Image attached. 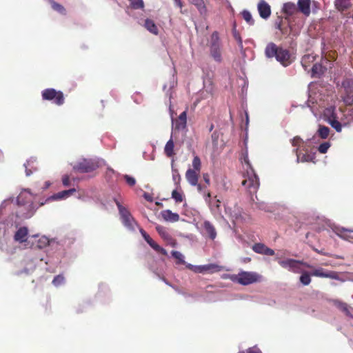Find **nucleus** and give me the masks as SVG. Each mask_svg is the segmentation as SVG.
<instances>
[{"instance_id": "nucleus-9", "label": "nucleus", "mask_w": 353, "mask_h": 353, "mask_svg": "<svg viewBox=\"0 0 353 353\" xmlns=\"http://www.w3.org/2000/svg\"><path fill=\"white\" fill-rule=\"evenodd\" d=\"M140 232L145 239V241L158 253L161 254L164 256L168 255L167 251L159 245L150 236V235L143 229L140 230Z\"/></svg>"}, {"instance_id": "nucleus-4", "label": "nucleus", "mask_w": 353, "mask_h": 353, "mask_svg": "<svg viewBox=\"0 0 353 353\" xmlns=\"http://www.w3.org/2000/svg\"><path fill=\"white\" fill-rule=\"evenodd\" d=\"M222 43L217 31H214L209 41L210 54L212 59L218 63L222 61Z\"/></svg>"}, {"instance_id": "nucleus-56", "label": "nucleus", "mask_w": 353, "mask_h": 353, "mask_svg": "<svg viewBox=\"0 0 353 353\" xmlns=\"http://www.w3.org/2000/svg\"><path fill=\"white\" fill-rule=\"evenodd\" d=\"M174 3L176 6L179 7L180 8H182L183 5L181 0H174Z\"/></svg>"}, {"instance_id": "nucleus-25", "label": "nucleus", "mask_w": 353, "mask_h": 353, "mask_svg": "<svg viewBox=\"0 0 353 353\" xmlns=\"http://www.w3.org/2000/svg\"><path fill=\"white\" fill-rule=\"evenodd\" d=\"M203 227L209 237L212 240H214L216 236V232L214 226L209 221H205L203 223Z\"/></svg>"}, {"instance_id": "nucleus-58", "label": "nucleus", "mask_w": 353, "mask_h": 353, "mask_svg": "<svg viewBox=\"0 0 353 353\" xmlns=\"http://www.w3.org/2000/svg\"><path fill=\"white\" fill-rule=\"evenodd\" d=\"M24 192H26V193H28L29 194H32L31 192H30V189H26L24 190Z\"/></svg>"}, {"instance_id": "nucleus-13", "label": "nucleus", "mask_w": 353, "mask_h": 353, "mask_svg": "<svg viewBox=\"0 0 353 353\" xmlns=\"http://www.w3.org/2000/svg\"><path fill=\"white\" fill-rule=\"evenodd\" d=\"M156 230L161 236V238L166 241V243L170 245L172 247H176L177 243L174 239L161 225H157Z\"/></svg>"}, {"instance_id": "nucleus-35", "label": "nucleus", "mask_w": 353, "mask_h": 353, "mask_svg": "<svg viewBox=\"0 0 353 353\" xmlns=\"http://www.w3.org/2000/svg\"><path fill=\"white\" fill-rule=\"evenodd\" d=\"M130 2V7L132 9L138 10L143 9L144 8V2L143 0H128Z\"/></svg>"}, {"instance_id": "nucleus-11", "label": "nucleus", "mask_w": 353, "mask_h": 353, "mask_svg": "<svg viewBox=\"0 0 353 353\" xmlns=\"http://www.w3.org/2000/svg\"><path fill=\"white\" fill-rule=\"evenodd\" d=\"M311 276H314L321 278H330L332 279H338L339 276L337 272L334 271H325L323 268H319L314 270L311 272Z\"/></svg>"}, {"instance_id": "nucleus-44", "label": "nucleus", "mask_w": 353, "mask_h": 353, "mask_svg": "<svg viewBox=\"0 0 353 353\" xmlns=\"http://www.w3.org/2000/svg\"><path fill=\"white\" fill-rule=\"evenodd\" d=\"M330 124L331 126L336 130V132H340L342 130L341 123L336 119H330Z\"/></svg>"}, {"instance_id": "nucleus-64", "label": "nucleus", "mask_w": 353, "mask_h": 353, "mask_svg": "<svg viewBox=\"0 0 353 353\" xmlns=\"http://www.w3.org/2000/svg\"><path fill=\"white\" fill-rule=\"evenodd\" d=\"M44 205V203L41 202V203H40L39 206H42V205Z\"/></svg>"}, {"instance_id": "nucleus-12", "label": "nucleus", "mask_w": 353, "mask_h": 353, "mask_svg": "<svg viewBox=\"0 0 353 353\" xmlns=\"http://www.w3.org/2000/svg\"><path fill=\"white\" fill-rule=\"evenodd\" d=\"M252 249L254 252L263 255L273 256L275 254L274 250L268 248L264 243H254L252 245Z\"/></svg>"}, {"instance_id": "nucleus-2", "label": "nucleus", "mask_w": 353, "mask_h": 353, "mask_svg": "<svg viewBox=\"0 0 353 353\" xmlns=\"http://www.w3.org/2000/svg\"><path fill=\"white\" fill-rule=\"evenodd\" d=\"M244 162L251 171L250 172L248 171L247 176H244L245 179L242 181L241 184L245 188L249 193L252 195L257 192L259 187V179L258 176L254 173L247 156L244 157Z\"/></svg>"}, {"instance_id": "nucleus-48", "label": "nucleus", "mask_w": 353, "mask_h": 353, "mask_svg": "<svg viewBox=\"0 0 353 353\" xmlns=\"http://www.w3.org/2000/svg\"><path fill=\"white\" fill-rule=\"evenodd\" d=\"M275 26H276V28H277L278 30H279L281 31V33L282 34H287V29L286 28H283L282 27V21H279V22H276L275 23Z\"/></svg>"}, {"instance_id": "nucleus-7", "label": "nucleus", "mask_w": 353, "mask_h": 353, "mask_svg": "<svg viewBox=\"0 0 353 353\" xmlns=\"http://www.w3.org/2000/svg\"><path fill=\"white\" fill-rule=\"evenodd\" d=\"M97 161L92 159H82L73 166L74 170L79 173H88L98 168Z\"/></svg>"}, {"instance_id": "nucleus-63", "label": "nucleus", "mask_w": 353, "mask_h": 353, "mask_svg": "<svg viewBox=\"0 0 353 353\" xmlns=\"http://www.w3.org/2000/svg\"><path fill=\"white\" fill-rule=\"evenodd\" d=\"M213 128H214V125H211V127H210V131H212V129H213Z\"/></svg>"}, {"instance_id": "nucleus-57", "label": "nucleus", "mask_w": 353, "mask_h": 353, "mask_svg": "<svg viewBox=\"0 0 353 353\" xmlns=\"http://www.w3.org/2000/svg\"><path fill=\"white\" fill-rule=\"evenodd\" d=\"M210 197H211V194L210 192H208L207 194H206V196H205V201L208 202V203H211L210 201Z\"/></svg>"}, {"instance_id": "nucleus-29", "label": "nucleus", "mask_w": 353, "mask_h": 353, "mask_svg": "<svg viewBox=\"0 0 353 353\" xmlns=\"http://www.w3.org/2000/svg\"><path fill=\"white\" fill-rule=\"evenodd\" d=\"M316 57L312 54H305L301 59V65L305 70L310 65V63L315 61Z\"/></svg>"}, {"instance_id": "nucleus-15", "label": "nucleus", "mask_w": 353, "mask_h": 353, "mask_svg": "<svg viewBox=\"0 0 353 353\" xmlns=\"http://www.w3.org/2000/svg\"><path fill=\"white\" fill-rule=\"evenodd\" d=\"M117 205L125 225L129 227L132 226L133 219L129 211L125 208L123 207L119 203H117Z\"/></svg>"}, {"instance_id": "nucleus-41", "label": "nucleus", "mask_w": 353, "mask_h": 353, "mask_svg": "<svg viewBox=\"0 0 353 353\" xmlns=\"http://www.w3.org/2000/svg\"><path fill=\"white\" fill-rule=\"evenodd\" d=\"M193 170L200 172L201 168V159L198 156H195L192 160Z\"/></svg>"}, {"instance_id": "nucleus-55", "label": "nucleus", "mask_w": 353, "mask_h": 353, "mask_svg": "<svg viewBox=\"0 0 353 353\" xmlns=\"http://www.w3.org/2000/svg\"><path fill=\"white\" fill-rule=\"evenodd\" d=\"M144 198L148 201H152V197L148 193H144Z\"/></svg>"}, {"instance_id": "nucleus-1", "label": "nucleus", "mask_w": 353, "mask_h": 353, "mask_svg": "<svg viewBox=\"0 0 353 353\" xmlns=\"http://www.w3.org/2000/svg\"><path fill=\"white\" fill-rule=\"evenodd\" d=\"M268 58H275L281 65L286 67L293 62V57L288 49L278 46L273 42L268 43L265 49Z\"/></svg>"}, {"instance_id": "nucleus-33", "label": "nucleus", "mask_w": 353, "mask_h": 353, "mask_svg": "<svg viewBox=\"0 0 353 353\" xmlns=\"http://www.w3.org/2000/svg\"><path fill=\"white\" fill-rule=\"evenodd\" d=\"M171 254L176 259V264L183 265L185 263L184 261V256L180 252L176 250H172L171 252Z\"/></svg>"}, {"instance_id": "nucleus-52", "label": "nucleus", "mask_w": 353, "mask_h": 353, "mask_svg": "<svg viewBox=\"0 0 353 353\" xmlns=\"http://www.w3.org/2000/svg\"><path fill=\"white\" fill-rule=\"evenodd\" d=\"M247 353H262L261 351L256 347H250L247 350Z\"/></svg>"}, {"instance_id": "nucleus-47", "label": "nucleus", "mask_w": 353, "mask_h": 353, "mask_svg": "<svg viewBox=\"0 0 353 353\" xmlns=\"http://www.w3.org/2000/svg\"><path fill=\"white\" fill-rule=\"evenodd\" d=\"M123 178L125 179L127 184L130 186V187H132L134 186L135 184H136V180L134 177L132 176H130L128 174H125L123 176Z\"/></svg>"}, {"instance_id": "nucleus-43", "label": "nucleus", "mask_w": 353, "mask_h": 353, "mask_svg": "<svg viewBox=\"0 0 353 353\" xmlns=\"http://www.w3.org/2000/svg\"><path fill=\"white\" fill-rule=\"evenodd\" d=\"M330 146L331 144L330 142H323L319 145L318 150L321 154H325Z\"/></svg>"}, {"instance_id": "nucleus-17", "label": "nucleus", "mask_w": 353, "mask_h": 353, "mask_svg": "<svg viewBox=\"0 0 353 353\" xmlns=\"http://www.w3.org/2000/svg\"><path fill=\"white\" fill-rule=\"evenodd\" d=\"M259 15L263 19H268L271 14V8L264 0H261L258 4Z\"/></svg>"}, {"instance_id": "nucleus-54", "label": "nucleus", "mask_w": 353, "mask_h": 353, "mask_svg": "<svg viewBox=\"0 0 353 353\" xmlns=\"http://www.w3.org/2000/svg\"><path fill=\"white\" fill-rule=\"evenodd\" d=\"M212 141L213 142L216 144V142H217V139H218V135L216 132H214L212 133Z\"/></svg>"}, {"instance_id": "nucleus-14", "label": "nucleus", "mask_w": 353, "mask_h": 353, "mask_svg": "<svg viewBox=\"0 0 353 353\" xmlns=\"http://www.w3.org/2000/svg\"><path fill=\"white\" fill-rule=\"evenodd\" d=\"M334 232L340 238L353 243V230L345 228H336Z\"/></svg>"}, {"instance_id": "nucleus-32", "label": "nucleus", "mask_w": 353, "mask_h": 353, "mask_svg": "<svg viewBox=\"0 0 353 353\" xmlns=\"http://www.w3.org/2000/svg\"><path fill=\"white\" fill-rule=\"evenodd\" d=\"M317 134L323 139H325L330 134V128L325 125H320L317 130Z\"/></svg>"}, {"instance_id": "nucleus-42", "label": "nucleus", "mask_w": 353, "mask_h": 353, "mask_svg": "<svg viewBox=\"0 0 353 353\" xmlns=\"http://www.w3.org/2000/svg\"><path fill=\"white\" fill-rule=\"evenodd\" d=\"M353 86V81L351 79H346L342 82V87L345 89V92L353 91L352 87Z\"/></svg>"}, {"instance_id": "nucleus-5", "label": "nucleus", "mask_w": 353, "mask_h": 353, "mask_svg": "<svg viewBox=\"0 0 353 353\" xmlns=\"http://www.w3.org/2000/svg\"><path fill=\"white\" fill-rule=\"evenodd\" d=\"M43 100L52 101L57 105H62L65 103L63 93L54 88H46L41 92Z\"/></svg>"}, {"instance_id": "nucleus-16", "label": "nucleus", "mask_w": 353, "mask_h": 353, "mask_svg": "<svg viewBox=\"0 0 353 353\" xmlns=\"http://www.w3.org/2000/svg\"><path fill=\"white\" fill-rule=\"evenodd\" d=\"M187 127V110L181 112L174 121V128L176 130H183Z\"/></svg>"}, {"instance_id": "nucleus-8", "label": "nucleus", "mask_w": 353, "mask_h": 353, "mask_svg": "<svg viewBox=\"0 0 353 353\" xmlns=\"http://www.w3.org/2000/svg\"><path fill=\"white\" fill-rule=\"evenodd\" d=\"M279 264L283 268L289 269L295 273H298L299 272V265H303L307 268L312 269V265H310L307 263H305L303 261L295 260L292 259H288L285 260H280L279 261Z\"/></svg>"}, {"instance_id": "nucleus-6", "label": "nucleus", "mask_w": 353, "mask_h": 353, "mask_svg": "<svg viewBox=\"0 0 353 353\" xmlns=\"http://www.w3.org/2000/svg\"><path fill=\"white\" fill-rule=\"evenodd\" d=\"M24 198L26 196L23 192L21 193L17 198V203L20 205L19 212L23 218L29 219L34 215L37 208L32 201L26 203L23 200Z\"/></svg>"}, {"instance_id": "nucleus-26", "label": "nucleus", "mask_w": 353, "mask_h": 353, "mask_svg": "<svg viewBox=\"0 0 353 353\" xmlns=\"http://www.w3.org/2000/svg\"><path fill=\"white\" fill-rule=\"evenodd\" d=\"M144 27L152 34L157 35L159 34V29L153 20L146 19L145 20Z\"/></svg>"}, {"instance_id": "nucleus-59", "label": "nucleus", "mask_w": 353, "mask_h": 353, "mask_svg": "<svg viewBox=\"0 0 353 353\" xmlns=\"http://www.w3.org/2000/svg\"><path fill=\"white\" fill-rule=\"evenodd\" d=\"M162 279L165 283V284L171 286V285L169 283V282L165 278H163Z\"/></svg>"}, {"instance_id": "nucleus-19", "label": "nucleus", "mask_w": 353, "mask_h": 353, "mask_svg": "<svg viewBox=\"0 0 353 353\" xmlns=\"http://www.w3.org/2000/svg\"><path fill=\"white\" fill-rule=\"evenodd\" d=\"M297 8L299 12L308 17L310 14V0H299Z\"/></svg>"}, {"instance_id": "nucleus-28", "label": "nucleus", "mask_w": 353, "mask_h": 353, "mask_svg": "<svg viewBox=\"0 0 353 353\" xmlns=\"http://www.w3.org/2000/svg\"><path fill=\"white\" fill-rule=\"evenodd\" d=\"M325 70L321 64L314 63L311 69L312 77H320Z\"/></svg>"}, {"instance_id": "nucleus-49", "label": "nucleus", "mask_w": 353, "mask_h": 353, "mask_svg": "<svg viewBox=\"0 0 353 353\" xmlns=\"http://www.w3.org/2000/svg\"><path fill=\"white\" fill-rule=\"evenodd\" d=\"M301 141V139L299 137H295L291 140L292 145L295 147H299Z\"/></svg>"}, {"instance_id": "nucleus-40", "label": "nucleus", "mask_w": 353, "mask_h": 353, "mask_svg": "<svg viewBox=\"0 0 353 353\" xmlns=\"http://www.w3.org/2000/svg\"><path fill=\"white\" fill-rule=\"evenodd\" d=\"M172 198L174 199L176 203H181L183 200V195L181 192L174 190L172 192Z\"/></svg>"}, {"instance_id": "nucleus-21", "label": "nucleus", "mask_w": 353, "mask_h": 353, "mask_svg": "<svg viewBox=\"0 0 353 353\" xmlns=\"http://www.w3.org/2000/svg\"><path fill=\"white\" fill-rule=\"evenodd\" d=\"M200 172L194 170L192 169H188L185 173V178L188 183L192 186L197 185Z\"/></svg>"}, {"instance_id": "nucleus-3", "label": "nucleus", "mask_w": 353, "mask_h": 353, "mask_svg": "<svg viewBox=\"0 0 353 353\" xmlns=\"http://www.w3.org/2000/svg\"><path fill=\"white\" fill-rule=\"evenodd\" d=\"M230 279L234 283L248 285L261 281V276L256 272L242 271L238 274L230 276Z\"/></svg>"}, {"instance_id": "nucleus-10", "label": "nucleus", "mask_w": 353, "mask_h": 353, "mask_svg": "<svg viewBox=\"0 0 353 353\" xmlns=\"http://www.w3.org/2000/svg\"><path fill=\"white\" fill-rule=\"evenodd\" d=\"M223 270V268L215 263H210L204 265L196 266L194 268V272L199 273H214L220 272Z\"/></svg>"}, {"instance_id": "nucleus-62", "label": "nucleus", "mask_w": 353, "mask_h": 353, "mask_svg": "<svg viewBox=\"0 0 353 353\" xmlns=\"http://www.w3.org/2000/svg\"><path fill=\"white\" fill-rule=\"evenodd\" d=\"M315 251H316V252H317L318 253L322 254H323V255H326L325 254H324V253H323L322 252H320V251H319V250H315Z\"/></svg>"}, {"instance_id": "nucleus-53", "label": "nucleus", "mask_w": 353, "mask_h": 353, "mask_svg": "<svg viewBox=\"0 0 353 353\" xmlns=\"http://www.w3.org/2000/svg\"><path fill=\"white\" fill-rule=\"evenodd\" d=\"M203 178L207 185H210V176L208 174H203Z\"/></svg>"}, {"instance_id": "nucleus-46", "label": "nucleus", "mask_w": 353, "mask_h": 353, "mask_svg": "<svg viewBox=\"0 0 353 353\" xmlns=\"http://www.w3.org/2000/svg\"><path fill=\"white\" fill-rule=\"evenodd\" d=\"M209 205L212 210L219 211L221 206V201L219 199H216L214 203H210Z\"/></svg>"}, {"instance_id": "nucleus-51", "label": "nucleus", "mask_w": 353, "mask_h": 353, "mask_svg": "<svg viewBox=\"0 0 353 353\" xmlns=\"http://www.w3.org/2000/svg\"><path fill=\"white\" fill-rule=\"evenodd\" d=\"M31 163H32V161H31ZM25 167H26V175L27 176H30V174H32L33 171L31 170L30 169H29L28 168V166H30V161H27V163L24 164Z\"/></svg>"}, {"instance_id": "nucleus-36", "label": "nucleus", "mask_w": 353, "mask_h": 353, "mask_svg": "<svg viewBox=\"0 0 353 353\" xmlns=\"http://www.w3.org/2000/svg\"><path fill=\"white\" fill-rule=\"evenodd\" d=\"M311 273L309 274L307 272H304L300 276V281L304 285H308L311 282L310 278Z\"/></svg>"}, {"instance_id": "nucleus-34", "label": "nucleus", "mask_w": 353, "mask_h": 353, "mask_svg": "<svg viewBox=\"0 0 353 353\" xmlns=\"http://www.w3.org/2000/svg\"><path fill=\"white\" fill-rule=\"evenodd\" d=\"M342 99L347 105H352L353 104V91L345 92V94L342 97Z\"/></svg>"}, {"instance_id": "nucleus-23", "label": "nucleus", "mask_w": 353, "mask_h": 353, "mask_svg": "<svg viewBox=\"0 0 353 353\" xmlns=\"http://www.w3.org/2000/svg\"><path fill=\"white\" fill-rule=\"evenodd\" d=\"M28 230L26 227H21L14 234V240L16 241L23 243L27 241Z\"/></svg>"}, {"instance_id": "nucleus-30", "label": "nucleus", "mask_w": 353, "mask_h": 353, "mask_svg": "<svg viewBox=\"0 0 353 353\" xmlns=\"http://www.w3.org/2000/svg\"><path fill=\"white\" fill-rule=\"evenodd\" d=\"M351 6L350 0H336L335 6L339 11H344L348 9Z\"/></svg>"}, {"instance_id": "nucleus-39", "label": "nucleus", "mask_w": 353, "mask_h": 353, "mask_svg": "<svg viewBox=\"0 0 353 353\" xmlns=\"http://www.w3.org/2000/svg\"><path fill=\"white\" fill-rule=\"evenodd\" d=\"M232 35L234 39L237 41L239 47L242 49L243 48V41L240 33L236 30V28H234L232 30Z\"/></svg>"}, {"instance_id": "nucleus-24", "label": "nucleus", "mask_w": 353, "mask_h": 353, "mask_svg": "<svg viewBox=\"0 0 353 353\" xmlns=\"http://www.w3.org/2000/svg\"><path fill=\"white\" fill-rule=\"evenodd\" d=\"M283 12L288 16H292L298 14L297 6L294 3L288 2L283 4Z\"/></svg>"}, {"instance_id": "nucleus-20", "label": "nucleus", "mask_w": 353, "mask_h": 353, "mask_svg": "<svg viewBox=\"0 0 353 353\" xmlns=\"http://www.w3.org/2000/svg\"><path fill=\"white\" fill-rule=\"evenodd\" d=\"M75 192H76L75 188H72V189H70L68 190H63V191L59 192L54 194L52 196L48 197L46 200V202H48L49 201H52V200H58V199H62L67 198V197L70 196V195L73 194Z\"/></svg>"}, {"instance_id": "nucleus-37", "label": "nucleus", "mask_w": 353, "mask_h": 353, "mask_svg": "<svg viewBox=\"0 0 353 353\" xmlns=\"http://www.w3.org/2000/svg\"><path fill=\"white\" fill-rule=\"evenodd\" d=\"M243 19L250 26L254 25V20L252 19L251 13L248 10H243L241 12Z\"/></svg>"}, {"instance_id": "nucleus-50", "label": "nucleus", "mask_w": 353, "mask_h": 353, "mask_svg": "<svg viewBox=\"0 0 353 353\" xmlns=\"http://www.w3.org/2000/svg\"><path fill=\"white\" fill-rule=\"evenodd\" d=\"M62 183L64 186H69L70 184L69 176L64 175L62 178Z\"/></svg>"}, {"instance_id": "nucleus-45", "label": "nucleus", "mask_w": 353, "mask_h": 353, "mask_svg": "<svg viewBox=\"0 0 353 353\" xmlns=\"http://www.w3.org/2000/svg\"><path fill=\"white\" fill-rule=\"evenodd\" d=\"M64 280H65L64 276L63 275L59 274V275L56 276L54 278V279L52 280V283L55 286H59V285H61L62 283H63Z\"/></svg>"}, {"instance_id": "nucleus-27", "label": "nucleus", "mask_w": 353, "mask_h": 353, "mask_svg": "<svg viewBox=\"0 0 353 353\" xmlns=\"http://www.w3.org/2000/svg\"><path fill=\"white\" fill-rule=\"evenodd\" d=\"M174 143L171 138L165 144L164 148V153L166 155V157L171 158L173 157L175 155L174 151Z\"/></svg>"}, {"instance_id": "nucleus-60", "label": "nucleus", "mask_w": 353, "mask_h": 353, "mask_svg": "<svg viewBox=\"0 0 353 353\" xmlns=\"http://www.w3.org/2000/svg\"><path fill=\"white\" fill-rule=\"evenodd\" d=\"M50 185V182H48V181L46 182V187H45V188H49Z\"/></svg>"}, {"instance_id": "nucleus-22", "label": "nucleus", "mask_w": 353, "mask_h": 353, "mask_svg": "<svg viewBox=\"0 0 353 353\" xmlns=\"http://www.w3.org/2000/svg\"><path fill=\"white\" fill-rule=\"evenodd\" d=\"M161 214L165 221L169 222H177L180 219V216L177 213H174L170 210L161 211Z\"/></svg>"}, {"instance_id": "nucleus-18", "label": "nucleus", "mask_w": 353, "mask_h": 353, "mask_svg": "<svg viewBox=\"0 0 353 353\" xmlns=\"http://www.w3.org/2000/svg\"><path fill=\"white\" fill-rule=\"evenodd\" d=\"M334 305L346 316L353 319V308L348 305L346 303L339 300L334 301Z\"/></svg>"}, {"instance_id": "nucleus-38", "label": "nucleus", "mask_w": 353, "mask_h": 353, "mask_svg": "<svg viewBox=\"0 0 353 353\" xmlns=\"http://www.w3.org/2000/svg\"><path fill=\"white\" fill-rule=\"evenodd\" d=\"M51 6H52V9L57 11L58 12H59L62 14H66V10L62 5L55 2L54 1H51Z\"/></svg>"}, {"instance_id": "nucleus-31", "label": "nucleus", "mask_w": 353, "mask_h": 353, "mask_svg": "<svg viewBox=\"0 0 353 353\" xmlns=\"http://www.w3.org/2000/svg\"><path fill=\"white\" fill-rule=\"evenodd\" d=\"M190 2L194 5L197 9L199 10V12L201 14L206 13V7L205 6L203 0H189Z\"/></svg>"}, {"instance_id": "nucleus-61", "label": "nucleus", "mask_w": 353, "mask_h": 353, "mask_svg": "<svg viewBox=\"0 0 353 353\" xmlns=\"http://www.w3.org/2000/svg\"><path fill=\"white\" fill-rule=\"evenodd\" d=\"M196 186H197V189H198L199 191L201 190V185L200 184L197 183V185Z\"/></svg>"}]
</instances>
